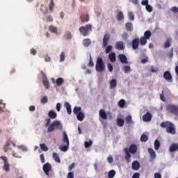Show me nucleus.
Here are the masks:
<instances>
[{
  "instance_id": "obj_1",
  "label": "nucleus",
  "mask_w": 178,
  "mask_h": 178,
  "mask_svg": "<svg viewBox=\"0 0 178 178\" xmlns=\"http://www.w3.org/2000/svg\"><path fill=\"white\" fill-rule=\"evenodd\" d=\"M137 152V145H131L129 148L125 149V160L129 163L131 161V154H136Z\"/></svg>"
},
{
  "instance_id": "obj_2",
  "label": "nucleus",
  "mask_w": 178,
  "mask_h": 178,
  "mask_svg": "<svg viewBox=\"0 0 178 178\" xmlns=\"http://www.w3.org/2000/svg\"><path fill=\"white\" fill-rule=\"evenodd\" d=\"M160 126L162 129H166L167 133H169L170 134H176V129H175V124H173V123L166 121L161 122Z\"/></svg>"
},
{
  "instance_id": "obj_3",
  "label": "nucleus",
  "mask_w": 178,
  "mask_h": 178,
  "mask_svg": "<svg viewBox=\"0 0 178 178\" xmlns=\"http://www.w3.org/2000/svg\"><path fill=\"white\" fill-rule=\"evenodd\" d=\"M63 129V125L60 123L59 120H54L47 128V133H52L55 130H62Z\"/></svg>"
},
{
  "instance_id": "obj_4",
  "label": "nucleus",
  "mask_w": 178,
  "mask_h": 178,
  "mask_svg": "<svg viewBox=\"0 0 178 178\" xmlns=\"http://www.w3.org/2000/svg\"><path fill=\"white\" fill-rule=\"evenodd\" d=\"M105 63H104V60L101 56H98L96 60V72H98V73H102V72H105Z\"/></svg>"
},
{
  "instance_id": "obj_5",
  "label": "nucleus",
  "mask_w": 178,
  "mask_h": 178,
  "mask_svg": "<svg viewBox=\"0 0 178 178\" xmlns=\"http://www.w3.org/2000/svg\"><path fill=\"white\" fill-rule=\"evenodd\" d=\"M91 31H92V25L90 24L79 28V32L83 37H88Z\"/></svg>"
},
{
  "instance_id": "obj_6",
  "label": "nucleus",
  "mask_w": 178,
  "mask_h": 178,
  "mask_svg": "<svg viewBox=\"0 0 178 178\" xmlns=\"http://www.w3.org/2000/svg\"><path fill=\"white\" fill-rule=\"evenodd\" d=\"M63 142L66 145L61 146L60 149L63 152H66V151L69 149V138L67 137V134L65 131L63 132Z\"/></svg>"
},
{
  "instance_id": "obj_7",
  "label": "nucleus",
  "mask_w": 178,
  "mask_h": 178,
  "mask_svg": "<svg viewBox=\"0 0 178 178\" xmlns=\"http://www.w3.org/2000/svg\"><path fill=\"white\" fill-rule=\"evenodd\" d=\"M166 109L169 113L178 116V105L170 104L166 106Z\"/></svg>"
},
{
  "instance_id": "obj_8",
  "label": "nucleus",
  "mask_w": 178,
  "mask_h": 178,
  "mask_svg": "<svg viewBox=\"0 0 178 178\" xmlns=\"http://www.w3.org/2000/svg\"><path fill=\"white\" fill-rule=\"evenodd\" d=\"M0 159H2V161H3L4 162V165L3 166V170H5L6 172H9V170H10V168L9 165V163L8 162V158L5 156H1L0 157Z\"/></svg>"
},
{
  "instance_id": "obj_9",
  "label": "nucleus",
  "mask_w": 178,
  "mask_h": 178,
  "mask_svg": "<svg viewBox=\"0 0 178 178\" xmlns=\"http://www.w3.org/2000/svg\"><path fill=\"white\" fill-rule=\"evenodd\" d=\"M42 83L47 90H49V81H48V78H47V74H45V72L42 71Z\"/></svg>"
},
{
  "instance_id": "obj_10",
  "label": "nucleus",
  "mask_w": 178,
  "mask_h": 178,
  "mask_svg": "<svg viewBox=\"0 0 178 178\" xmlns=\"http://www.w3.org/2000/svg\"><path fill=\"white\" fill-rule=\"evenodd\" d=\"M43 172H44L47 176H49V171L52 170V165L49 163H46L42 167Z\"/></svg>"
},
{
  "instance_id": "obj_11",
  "label": "nucleus",
  "mask_w": 178,
  "mask_h": 178,
  "mask_svg": "<svg viewBox=\"0 0 178 178\" xmlns=\"http://www.w3.org/2000/svg\"><path fill=\"white\" fill-rule=\"evenodd\" d=\"M163 78L166 81H169V83H172L173 81V78L172 77V74L169 71H165L163 73Z\"/></svg>"
},
{
  "instance_id": "obj_12",
  "label": "nucleus",
  "mask_w": 178,
  "mask_h": 178,
  "mask_svg": "<svg viewBox=\"0 0 178 178\" xmlns=\"http://www.w3.org/2000/svg\"><path fill=\"white\" fill-rule=\"evenodd\" d=\"M140 46V39L138 38H135L132 40V49L136 51L138 49V47Z\"/></svg>"
},
{
  "instance_id": "obj_13",
  "label": "nucleus",
  "mask_w": 178,
  "mask_h": 178,
  "mask_svg": "<svg viewBox=\"0 0 178 178\" xmlns=\"http://www.w3.org/2000/svg\"><path fill=\"white\" fill-rule=\"evenodd\" d=\"M143 122H151L152 120V115L149 112H147L145 115L143 116Z\"/></svg>"
},
{
  "instance_id": "obj_14",
  "label": "nucleus",
  "mask_w": 178,
  "mask_h": 178,
  "mask_svg": "<svg viewBox=\"0 0 178 178\" xmlns=\"http://www.w3.org/2000/svg\"><path fill=\"white\" fill-rule=\"evenodd\" d=\"M111 38V35L106 33L103 38V47L104 48L106 47L108 45V42L109 41V39Z\"/></svg>"
},
{
  "instance_id": "obj_15",
  "label": "nucleus",
  "mask_w": 178,
  "mask_h": 178,
  "mask_svg": "<svg viewBox=\"0 0 178 178\" xmlns=\"http://www.w3.org/2000/svg\"><path fill=\"white\" fill-rule=\"evenodd\" d=\"M147 151L150 155V159H152V161H154V159H155V158H156V153L155 152L154 149H152L151 147H149L147 149Z\"/></svg>"
},
{
  "instance_id": "obj_16",
  "label": "nucleus",
  "mask_w": 178,
  "mask_h": 178,
  "mask_svg": "<svg viewBox=\"0 0 178 178\" xmlns=\"http://www.w3.org/2000/svg\"><path fill=\"white\" fill-rule=\"evenodd\" d=\"M99 116L102 119H104V120H106L108 119V115H106V112H105V110H104V109L99 110Z\"/></svg>"
},
{
  "instance_id": "obj_17",
  "label": "nucleus",
  "mask_w": 178,
  "mask_h": 178,
  "mask_svg": "<svg viewBox=\"0 0 178 178\" xmlns=\"http://www.w3.org/2000/svg\"><path fill=\"white\" fill-rule=\"evenodd\" d=\"M115 48L118 51H123V49H124V44L122 41L117 42V43L115 44Z\"/></svg>"
},
{
  "instance_id": "obj_18",
  "label": "nucleus",
  "mask_w": 178,
  "mask_h": 178,
  "mask_svg": "<svg viewBox=\"0 0 178 178\" xmlns=\"http://www.w3.org/2000/svg\"><path fill=\"white\" fill-rule=\"evenodd\" d=\"M64 106L66 108L68 115H72V106L70 105V104H69V102H65L64 103Z\"/></svg>"
},
{
  "instance_id": "obj_19",
  "label": "nucleus",
  "mask_w": 178,
  "mask_h": 178,
  "mask_svg": "<svg viewBox=\"0 0 178 178\" xmlns=\"http://www.w3.org/2000/svg\"><path fill=\"white\" fill-rule=\"evenodd\" d=\"M118 58L120 59V61L121 63H128L127 62V57L124 54H120L118 56Z\"/></svg>"
},
{
  "instance_id": "obj_20",
  "label": "nucleus",
  "mask_w": 178,
  "mask_h": 178,
  "mask_svg": "<svg viewBox=\"0 0 178 178\" xmlns=\"http://www.w3.org/2000/svg\"><path fill=\"white\" fill-rule=\"evenodd\" d=\"M133 170H138L140 169V163L137 161H134L132 163Z\"/></svg>"
},
{
  "instance_id": "obj_21",
  "label": "nucleus",
  "mask_w": 178,
  "mask_h": 178,
  "mask_svg": "<svg viewBox=\"0 0 178 178\" xmlns=\"http://www.w3.org/2000/svg\"><path fill=\"white\" fill-rule=\"evenodd\" d=\"M48 116L50 118V119H56V116H58V114H56V112L54 111H49L48 113Z\"/></svg>"
},
{
  "instance_id": "obj_22",
  "label": "nucleus",
  "mask_w": 178,
  "mask_h": 178,
  "mask_svg": "<svg viewBox=\"0 0 178 178\" xmlns=\"http://www.w3.org/2000/svg\"><path fill=\"white\" fill-rule=\"evenodd\" d=\"M108 58L111 60V62L113 63V62H116V54L112 52L110 53L108 55Z\"/></svg>"
},
{
  "instance_id": "obj_23",
  "label": "nucleus",
  "mask_w": 178,
  "mask_h": 178,
  "mask_svg": "<svg viewBox=\"0 0 178 178\" xmlns=\"http://www.w3.org/2000/svg\"><path fill=\"white\" fill-rule=\"evenodd\" d=\"M125 122L127 124H134L133 120L131 118V115H129L125 118Z\"/></svg>"
},
{
  "instance_id": "obj_24",
  "label": "nucleus",
  "mask_w": 178,
  "mask_h": 178,
  "mask_svg": "<svg viewBox=\"0 0 178 178\" xmlns=\"http://www.w3.org/2000/svg\"><path fill=\"white\" fill-rule=\"evenodd\" d=\"M83 45L86 47V48H88L90 45H91V40L87 38L83 40Z\"/></svg>"
},
{
  "instance_id": "obj_25",
  "label": "nucleus",
  "mask_w": 178,
  "mask_h": 178,
  "mask_svg": "<svg viewBox=\"0 0 178 178\" xmlns=\"http://www.w3.org/2000/svg\"><path fill=\"white\" fill-rule=\"evenodd\" d=\"M80 20L81 22H82V23H85V22H88L90 20L88 15H82L80 17Z\"/></svg>"
},
{
  "instance_id": "obj_26",
  "label": "nucleus",
  "mask_w": 178,
  "mask_h": 178,
  "mask_svg": "<svg viewBox=\"0 0 178 178\" xmlns=\"http://www.w3.org/2000/svg\"><path fill=\"white\" fill-rule=\"evenodd\" d=\"M125 27L128 31H132L134 29L133 24L131 22H127L125 24Z\"/></svg>"
},
{
  "instance_id": "obj_27",
  "label": "nucleus",
  "mask_w": 178,
  "mask_h": 178,
  "mask_svg": "<svg viewBox=\"0 0 178 178\" xmlns=\"http://www.w3.org/2000/svg\"><path fill=\"white\" fill-rule=\"evenodd\" d=\"M76 115L77 120H79V122H83V120H84V113H83L82 112H79Z\"/></svg>"
},
{
  "instance_id": "obj_28",
  "label": "nucleus",
  "mask_w": 178,
  "mask_h": 178,
  "mask_svg": "<svg viewBox=\"0 0 178 178\" xmlns=\"http://www.w3.org/2000/svg\"><path fill=\"white\" fill-rule=\"evenodd\" d=\"M118 86V81L116 79H111L110 81V88H115Z\"/></svg>"
},
{
  "instance_id": "obj_29",
  "label": "nucleus",
  "mask_w": 178,
  "mask_h": 178,
  "mask_svg": "<svg viewBox=\"0 0 178 178\" xmlns=\"http://www.w3.org/2000/svg\"><path fill=\"white\" fill-rule=\"evenodd\" d=\"M117 125L119 127H123V126H124V120L121 118H118L117 119Z\"/></svg>"
},
{
  "instance_id": "obj_30",
  "label": "nucleus",
  "mask_w": 178,
  "mask_h": 178,
  "mask_svg": "<svg viewBox=\"0 0 178 178\" xmlns=\"http://www.w3.org/2000/svg\"><path fill=\"white\" fill-rule=\"evenodd\" d=\"M151 35H152V33L150 32V31H146L144 33L143 38L146 40H149V38H151Z\"/></svg>"
},
{
  "instance_id": "obj_31",
  "label": "nucleus",
  "mask_w": 178,
  "mask_h": 178,
  "mask_svg": "<svg viewBox=\"0 0 178 178\" xmlns=\"http://www.w3.org/2000/svg\"><path fill=\"white\" fill-rule=\"evenodd\" d=\"M116 19L117 20H118V22L123 20V19H124V15H123V13L120 11L116 16Z\"/></svg>"
},
{
  "instance_id": "obj_32",
  "label": "nucleus",
  "mask_w": 178,
  "mask_h": 178,
  "mask_svg": "<svg viewBox=\"0 0 178 178\" xmlns=\"http://www.w3.org/2000/svg\"><path fill=\"white\" fill-rule=\"evenodd\" d=\"M147 39H145V38H144V37H142L139 40V43L140 44V45L142 47H144V45H147Z\"/></svg>"
},
{
  "instance_id": "obj_33",
  "label": "nucleus",
  "mask_w": 178,
  "mask_h": 178,
  "mask_svg": "<svg viewBox=\"0 0 178 178\" xmlns=\"http://www.w3.org/2000/svg\"><path fill=\"white\" fill-rule=\"evenodd\" d=\"M54 8H55V3H54V0H50V2L49 3V11L53 12Z\"/></svg>"
},
{
  "instance_id": "obj_34",
  "label": "nucleus",
  "mask_w": 178,
  "mask_h": 178,
  "mask_svg": "<svg viewBox=\"0 0 178 178\" xmlns=\"http://www.w3.org/2000/svg\"><path fill=\"white\" fill-rule=\"evenodd\" d=\"M9 145H10V143H9V140H8L3 146L4 152H8V151L12 149V148H9Z\"/></svg>"
},
{
  "instance_id": "obj_35",
  "label": "nucleus",
  "mask_w": 178,
  "mask_h": 178,
  "mask_svg": "<svg viewBox=\"0 0 178 178\" xmlns=\"http://www.w3.org/2000/svg\"><path fill=\"white\" fill-rule=\"evenodd\" d=\"M56 83L57 86H62V84H63V83H65V79L59 77L56 80Z\"/></svg>"
},
{
  "instance_id": "obj_36",
  "label": "nucleus",
  "mask_w": 178,
  "mask_h": 178,
  "mask_svg": "<svg viewBox=\"0 0 178 178\" xmlns=\"http://www.w3.org/2000/svg\"><path fill=\"white\" fill-rule=\"evenodd\" d=\"M40 149L42 151H44V152H47L48 151V146L45 145V143H40Z\"/></svg>"
},
{
  "instance_id": "obj_37",
  "label": "nucleus",
  "mask_w": 178,
  "mask_h": 178,
  "mask_svg": "<svg viewBox=\"0 0 178 178\" xmlns=\"http://www.w3.org/2000/svg\"><path fill=\"white\" fill-rule=\"evenodd\" d=\"M40 10L42 12V13H44V15H47V13H48V8L43 4H42L40 6Z\"/></svg>"
},
{
  "instance_id": "obj_38",
  "label": "nucleus",
  "mask_w": 178,
  "mask_h": 178,
  "mask_svg": "<svg viewBox=\"0 0 178 178\" xmlns=\"http://www.w3.org/2000/svg\"><path fill=\"white\" fill-rule=\"evenodd\" d=\"M53 158L56 162H57L58 163H60V159H59V156H58V154L54 152Z\"/></svg>"
},
{
  "instance_id": "obj_39",
  "label": "nucleus",
  "mask_w": 178,
  "mask_h": 178,
  "mask_svg": "<svg viewBox=\"0 0 178 178\" xmlns=\"http://www.w3.org/2000/svg\"><path fill=\"white\" fill-rule=\"evenodd\" d=\"M140 141L142 143H147L148 141V136L145 134H142L140 136Z\"/></svg>"
},
{
  "instance_id": "obj_40",
  "label": "nucleus",
  "mask_w": 178,
  "mask_h": 178,
  "mask_svg": "<svg viewBox=\"0 0 178 178\" xmlns=\"http://www.w3.org/2000/svg\"><path fill=\"white\" fill-rule=\"evenodd\" d=\"M126 105V101L124 99H120L118 102V106L120 108H124V106Z\"/></svg>"
},
{
  "instance_id": "obj_41",
  "label": "nucleus",
  "mask_w": 178,
  "mask_h": 178,
  "mask_svg": "<svg viewBox=\"0 0 178 178\" xmlns=\"http://www.w3.org/2000/svg\"><path fill=\"white\" fill-rule=\"evenodd\" d=\"M160 147H161V143H159V140H155V141H154V149H156V151H158V149H159Z\"/></svg>"
},
{
  "instance_id": "obj_42",
  "label": "nucleus",
  "mask_w": 178,
  "mask_h": 178,
  "mask_svg": "<svg viewBox=\"0 0 178 178\" xmlns=\"http://www.w3.org/2000/svg\"><path fill=\"white\" fill-rule=\"evenodd\" d=\"M73 112L74 115H78V113H80V112H81V107L75 106L74 108Z\"/></svg>"
},
{
  "instance_id": "obj_43",
  "label": "nucleus",
  "mask_w": 178,
  "mask_h": 178,
  "mask_svg": "<svg viewBox=\"0 0 178 178\" xmlns=\"http://www.w3.org/2000/svg\"><path fill=\"white\" fill-rule=\"evenodd\" d=\"M85 148H90L92 145V140L85 141L84 143Z\"/></svg>"
},
{
  "instance_id": "obj_44",
  "label": "nucleus",
  "mask_w": 178,
  "mask_h": 178,
  "mask_svg": "<svg viewBox=\"0 0 178 178\" xmlns=\"http://www.w3.org/2000/svg\"><path fill=\"white\" fill-rule=\"evenodd\" d=\"M115 175H116V172L113 170H111L110 172H108V177L113 178L115 177Z\"/></svg>"
},
{
  "instance_id": "obj_45",
  "label": "nucleus",
  "mask_w": 178,
  "mask_h": 178,
  "mask_svg": "<svg viewBox=\"0 0 178 178\" xmlns=\"http://www.w3.org/2000/svg\"><path fill=\"white\" fill-rule=\"evenodd\" d=\"M89 67H94V61H92V57L90 55L89 63L88 64Z\"/></svg>"
},
{
  "instance_id": "obj_46",
  "label": "nucleus",
  "mask_w": 178,
  "mask_h": 178,
  "mask_svg": "<svg viewBox=\"0 0 178 178\" xmlns=\"http://www.w3.org/2000/svg\"><path fill=\"white\" fill-rule=\"evenodd\" d=\"M49 30L51 32V33H58V28L54 26H50L49 27Z\"/></svg>"
},
{
  "instance_id": "obj_47",
  "label": "nucleus",
  "mask_w": 178,
  "mask_h": 178,
  "mask_svg": "<svg viewBox=\"0 0 178 178\" xmlns=\"http://www.w3.org/2000/svg\"><path fill=\"white\" fill-rule=\"evenodd\" d=\"M172 40L170 39H167L165 44H164V48L167 49V48H170V42H171Z\"/></svg>"
},
{
  "instance_id": "obj_48",
  "label": "nucleus",
  "mask_w": 178,
  "mask_h": 178,
  "mask_svg": "<svg viewBox=\"0 0 178 178\" xmlns=\"http://www.w3.org/2000/svg\"><path fill=\"white\" fill-rule=\"evenodd\" d=\"M123 70H124V73H129V72H130V70H131V68L129 65H125L123 67Z\"/></svg>"
},
{
  "instance_id": "obj_49",
  "label": "nucleus",
  "mask_w": 178,
  "mask_h": 178,
  "mask_svg": "<svg viewBox=\"0 0 178 178\" xmlns=\"http://www.w3.org/2000/svg\"><path fill=\"white\" fill-rule=\"evenodd\" d=\"M65 58H66V56L65 52L63 51L60 56V62H65Z\"/></svg>"
},
{
  "instance_id": "obj_50",
  "label": "nucleus",
  "mask_w": 178,
  "mask_h": 178,
  "mask_svg": "<svg viewBox=\"0 0 178 178\" xmlns=\"http://www.w3.org/2000/svg\"><path fill=\"white\" fill-rule=\"evenodd\" d=\"M41 104H47L48 102V97L47 96L43 97L40 100Z\"/></svg>"
},
{
  "instance_id": "obj_51",
  "label": "nucleus",
  "mask_w": 178,
  "mask_h": 178,
  "mask_svg": "<svg viewBox=\"0 0 178 178\" xmlns=\"http://www.w3.org/2000/svg\"><path fill=\"white\" fill-rule=\"evenodd\" d=\"M159 70V69H158V67H155L154 66L150 67V72H152V73H156Z\"/></svg>"
},
{
  "instance_id": "obj_52",
  "label": "nucleus",
  "mask_w": 178,
  "mask_h": 178,
  "mask_svg": "<svg viewBox=\"0 0 178 178\" xmlns=\"http://www.w3.org/2000/svg\"><path fill=\"white\" fill-rule=\"evenodd\" d=\"M107 68H108L109 72H113V65H112V64L108 63L107 64Z\"/></svg>"
},
{
  "instance_id": "obj_53",
  "label": "nucleus",
  "mask_w": 178,
  "mask_h": 178,
  "mask_svg": "<svg viewBox=\"0 0 178 178\" xmlns=\"http://www.w3.org/2000/svg\"><path fill=\"white\" fill-rule=\"evenodd\" d=\"M171 12H172V13H178V8L177 6L172 7Z\"/></svg>"
},
{
  "instance_id": "obj_54",
  "label": "nucleus",
  "mask_w": 178,
  "mask_h": 178,
  "mask_svg": "<svg viewBox=\"0 0 178 178\" xmlns=\"http://www.w3.org/2000/svg\"><path fill=\"white\" fill-rule=\"evenodd\" d=\"M113 47L111 45H108L106 48V54H109V52H111V51H112Z\"/></svg>"
},
{
  "instance_id": "obj_55",
  "label": "nucleus",
  "mask_w": 178,
  "mask_h": 178,
  "mask_svg": "<svg viewBox=\"0 0 178 178\" xmlns=\"http://www.w3.org/2000/svg\"><path fill=\"white\" fill-rule=\"evenodd\" d=\"M56 108L57 112H60V108H62V105L60 104V103H57Z\"/></svg>"
},
{
  "instance_id": "obj_56",
  "label": "nucleus",
  "mask_w": 178,
  "mask_h": 178,
  "mask_svg": "<svg viewBox=\"0 0 178 178\" xmlns=\"http://www.w3.org/2000/svg\"><path fill=\"white\" fill-rule=\"evenodd\" d=\"M74 166H76V164L74 163H72L71 165H70L68 168L69 172H72Z\"/></svg>"
},
{
  "instance_id": "obj_57",
  "label": "nucleus",
  "mask_w": 178,
  "mask_h": 178,
  "mask_svg": "<svg viewBox=\"0 0 178 178\" xmlns=\"http://www.w3.org/2000/svg\"><path fill=\"white\" fill-rule=\"evenodd\" d=\"M146 10H147V12H152V6H151V5L147 4V6H146Z\"/></svg>"
},
{
  "instance_id": "obj_58",
  "label": "nucleus",
  "mask_w": 178,
  "mask_h": 178,
  "mask_svg": "<svg viewBox=\"0 0 178 178\" xmlns=\"http://www.w3.org/2000/svg\"><path fill=\"white\" fill-rule=\"evenodd\" d=\"M129 20H134V14L133 13H129Z\"/></svg>"
},
{
  "instance_id": "obj_59",
  "label": "nucleus",
  "mask_w": 178,
  "mask_h": 178,
  "mask_svg": "<svg viewBox=\"0 0 178 178\" xmlns=\"http://www.w3.org/2000/svg\"><path fill=\"white\" fill-rule=\"evenodd\" d=\"M40 158L42 163H45V157L44 156V154H40Z\"/></svg>"
},
{
  "instance_id": "obj_60",
  "label": "nucleus",
  "mask_w": 178,
  "mask_h": 178,
  "mask_svg": "<svg viewBox=\"0 0 178 178\" xmlns=\"http://www.w3.org/2000/svg\"><path fill=\"white\" fill-rule=\"evenodd\" d=\"M141 4L143 6H147L148 4V0H143L142 2H141Z\"/></svg>"
},
{
  "instance_id": "obj_61",
  "label": "nucleus",
  "mask_w": 178,
  "mask_h": 178,
  "mask_svg": "<svg viewBox=\"0 0 178 178\" xmlns=\"http://www.w3.org/2000/svg\"><path fill=\"white\" fill-rule=\"evenodd\" d=\"M67 178H74V174L72 172H70L67 174Z\"/></svg>"
},
{
  "instance_id": "obj_62",
  "label": "nucleus",
  "mask_w": 178,
  "mask_h": 178,
  "mask_svg": "<svg viewBox=\"0 0 178 178\" xmlns=\"http://www.w3.org/2000/svg\"><path fill=\"white\" fill-rule=\"evenodd\" d=\"M122 38L123 40H127V38H129V34H127V33H124L122 34Z\"/></svg>"
},
{
  "instance_id": "obj_63",
  "label": "nucleus",
  "mask_w": 178,
  "mask_h": 178,
  "mask_svg": "<svg viewBox=\"0 0 178 178\" xmlns=\"http://www.w3.org/2000/svg\"><path fill=\"white\" fill-rule=\"evenodd\" d=\"M132 178H140V173L136 172L133 175Z\"/></svg>"
},
{
  "instance_id": "obj_64",
  "label": "nucleus",
  "mask_w": 178,
  "mask_h": 178,
  "mask_svg": "<svg viewBox=\"0 0 178 178\" xmlns=\"http://www.w3.org/2000/svg\"><path fill=\"white\" fill-rule=\"evenodd\" d=\"M154 178H162V175L159 172H156L154 174Z\"/></svg>"
}]
</instances>
